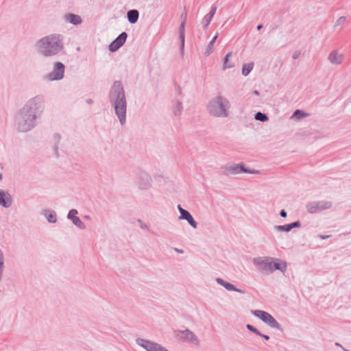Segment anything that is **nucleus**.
<instances>
[{
	"instance_id": "obj_1",
	"label": "nucleus",
	"mask_w": 351,
	"mask_h": 351,
	"mask_svg": "<svg viewBox=\"0 0 351 351\" xmlns=\"http://www.w3.org/2000/svg\"><path fill=\"white\" fill-rule=\"evenodd\" d=\"M60 40L57 36H49L42 38L38 43V48L45 56L57 53L62 49Z\"/></svg>"
},
{
	"instance_id": "obj_2",
	"label": "nucleus",
	"mask_w": 351,
	"mask_h": 351,
	"mask_svg": "<svg viewBox=\"0 0 351 351\" xmlns=\"http://www.w3.org/2000/svg\"><path fill=\"white\" fill-rule=\"evenodd\" d=\"M254 263L258 270L266 273L272 272L275 269L283 271L287 267V265L285 262H274L273 258L269 257L254 258Z\"/></svg>"
},
{
	"instance_id": "obj_3",
	"label": "nucleus",
	"mask_w": 351,
	"mask_h": 351,
	"mask_svg": "<svg viewBox=\"0 0 351 351\" xmlns=\"http://www.w3.org/2000/svg\"><path fill=\"white\" fill-rule=\"evenodd\" d=\"M112 91L117 93L115 102V111L121 124L125 121L126 104L123 88L120 82H116L112 87Z\"/></svg>"
},
{
	"instance_id": "obj_4",
	"label": "nucleus",
	"mask_w": 351,
	"mask_h": 351,
	"mask_svg": "<svg viewBox=\"0 0 351 351\" xmlns=\"http://www.w3.org/2000/svg\"><path fill=\"white\" fill-rule=\"evenodd\" d=\"M229 108V101L221 96L215 97L210 103V110L217 117H227Z\"/></svg>"
},
{
	"instance_id": "obj_5",
	"label": "nucleus",
	"mask_w": 351,
	"mask_h": 351,
	"mask_svg": "<svg viewBox=\"0 0 351 351\" xmlns=\"http://www.w3.org/2000/svg\"><path fill=\"white\" fill-rule=\"evenodd\" d=\"M252 313L255 316L260 318L263 322L269 324L270 326H271L273 328H278L279 327L278 323L277 322H276L274 318L268 313L263 311H260V310L252 311Z\"/></svg>"
},
{
	"instance_id": "obj_6",
	"label": "nucleus",
	"mask_w": 351,
	"mask_h": 351,
	"mask_svg": "<svg viewBox=\"0 0 351 351\" xmlns=\"http://www.w3.org/2000/svg\"><path fill=\"white\" fill-rule=\"evenodd\" d=\"M137 343L147 351H168L160 345L145 339H138Z\"/></svg>"
},
{
	"instance_id": "obj_7",
	"label": "nucleus",
	"mask_w": 351,
	"mask_h": 351,
	"mask_svg": "<svg viewBox=\"0 0 351 351\" xmlns=\"http://www.w3.org/2000/svg\"><path fill=\"white\" fill-rule=\"evenodd\" d=\"M64 66L60 62H57L55 64L54 71L48 76L50 80H60L64 77Z\"/></svg>"
},
{
	"instance_id": "obj_8",
	"label": "nucleus",
	"mask_w": 351,
	"mask_h": 351,
	"mask_svg": "<svg viewBox=\"0 0 351 351\" xmlns=\"http://www.w3.org/2000/svg\"><path fill=\"white\" fill-rule=\"evenodd\" d=\"M127 38V34L123 32L109 46V49L111 51H117L120 47H121Z\"/></svg>"
},
{
	"instance_id": "obj_9",
	"label": "nucleus",
	"mask_w": 351,
	"mask_h": 351,
	"mask_svg": "<svg viewBox=\"0 0 351 351\" xmlns=\"http://www.w3.org/2000/svg\"><path fill=\"white\" fill-rule=\"evenodd\" d=\"M178 208L180 213V219H186L189 223L194 228L197 227V223L193 219L191 215L186 210L183 209L180 205Z\"/></svg>"
},
{
	"instance_id": "obj_10",
	"label": "nucleus",
	"mask_w": 351,
	"mask_h": 351,
	"mask_svg": "<svg viewBox=\"0 0 351 351\" xmlns=\"http://www.w3.org/2000/svg\"><path fill=\"white\" fill-rule=\"evenodd\" d=\"M328 60L333 64H340L343 62L344 56L343 53L335 51L329 54Z\"/></svg>"
},
{
	"instance_id": "obj_11",
	"label": "nucleus",
	"mask_w": 351,
	"mask_h": 351,
	"mask_svg": "<svg viewBox=\"0 0 351 351\" xmlns=\"http://www.w3.org/2000/svg\"><path fill=\"white\" fill-rule=\"evenodd\" d=\"M12 204L10 195L5 191H0V205L4 207H8Z\"/></svg>"
},
{
	"instance_id": "obj_12",
	"label": "nucleus",
	"mask_w": 351,
	"mask_h": 351,
	"mask_svg": "<svg viewBox=\"0 0 351 351\" xmlns=\"http://www.w3.org/2000/svg\"><path fill=\"white\" fill-rule=\"evenodd\" d=\"M77 213V211L76 210H71L68 214V217L71 219H72L73 223L76 225L78 227H82L83 223L81 221V220L76 217V214Z\"/></svg>"
},
{
	"instance_id": "obj_13",
	"label": "nucleus",
	"mask_w": 351,
	"mask_h": 351,
	"mask_svg": "<svg viewBox=\"0 0 351 351\" xmlns=\"http://www.w3.org/2000/svg\"><path fill=\"white\" fill-rule=\"evenodd\" d=\"M138 18V12L136 10H130L128 12V19L131 23H134L137 21Z\"/></svg>"
},
{
	"instance_id": "obj_14",
	"label": "nucleus",
	"mask_w": 351,
	"mask_h": 351,
	"mask_svg": "<svg viewBox=\"0 0 351 351\" xmlns=\"http://www.w3.org/2000/svg\"><path fill=\"white\" fill-rule=\"evenodd\" d=\"M217 281L219 284L223 285L228 291H236L241 292L240 290L237 289L233 285H232L229 282H227L221 278H217Z\"/></svg>"
},
{
	"instance_id": "obj_15",
	"label": "nucleus",
	"mask_w": 351,
	"mask_h": 351,
	"mask_svg": "<svg viewBox=\"0 0 351 351\" xmlns=\"http://www.w3.org/2000/svg\"><path fill=\"white\" fill-rule=\"evenodd\" d=\"M66 19L71 23L78 25L82 22L81 18L75 14H70L66 16Z\"/></svg>"
},
{
	"instance_id": "obj_16",
	"label": "nucleus",
	"mask_w": 351,
	"mask_h": 351,
	"mask_svg": "<svg viewBox=\"0 0 351 351\" xmlns=\"http://www.w3.org/2000/svg\"><path fill=\"white\" fill-rule=\"evenodd\" d=\"M215 12H216V8L215 7H213L211 8V10L210 11L209 14H208L207 15H206L204 16V22L205 23V25L206 26H208L209 25V23H210L213 16L215 14Z\"/></svg>"
},
{
	"instance_id": "obj_17",
	"label": "nucleus",
	"mask_w": 351,
	"mask_h": 351,
	"mask_svg": "<svg viewBox=\"0 0 351 351\" xmlns=\"http://www.w3.org/2000/svg\"><path fill=\"white\" fill-rule=\"evenodd\" d=\"M231 56H232L231 52H229L226 54V56L225 57V60H224V62L223 64V69H230V68H232L234 66V64L231 61L229 60V58L231 57Z\"/></svg>"
},
{
	"instance_id": "obj_18",
	"label": "nucleus",
	"mask_w": 351,
	"mask_h": 351,
	"mask_svg": "<svg viewBox=\"0 0 351 351\" xmlns=\"http://www.w3.org/2000/svg\"><path fill=\"white\" fill-rule=\"evenodd\" d=\"M253 66H254L253 62H250L249 64H245L242 68L243 75H247L250 73V72L252 70Z\"/></svg>"
},
{
	"instance_id": "obj_19",
	"label": "nucleus",
	"mask_w": 351,
	"mask_h": 351,
	"mask_svg": "<svg viewBox=\"0 0 351 351\" xmlns=\"http://www.w3.org/2000/svg\"><path fill=\"white\" fill-rule=\"evenodd\" d=\"M185 21L184 19V21L182 22L180 27V38L181 40L182 45H184V26H185Z\"/></svg>"
},
{
	"instance_id": "obj_20",
	"label": "nucleus",
	"mask_w": 351,
	"mask_h": 351,
	"mask_svg": "<svg viewBox=\"0 0 351 351\" xmlns=\"http://www.w3.org/2000/svg\"><path fill=\"white\" fill-rule=\"evenodd\" d=\"M255 119L261 121H266L268 120L267 117L261 112H257L255 115Z\"/></svg>"
},
{
	"instance_id": "obj_21",
	"label": "nucleus",
	"mask_w": 351,
	"mask_h": 351,
	"mask_svg": "<svg viewBox=\"0 0 351 351\" xmlns=\"http://www.w3.org/2000/svg\"><path fill=\"white\" fill-rule=\"evenodd\" d=\"M277 229L280 231L289 232L291 230V227L290 224H287L284 226H279L277 227Z\"/></svg>"
},
{
	"instance_id": "obj_22",
	"label": "nucleus",
	"mask_w": 351,
	"mask_h": 351,
	"mask_svg": "<svg viewBox=\"0 0 351 351\" xmlns=\"http://www.w3.org/2000/svg\"><path fill=\"white\" fill-rule=\"evenodd\" d=\"M346 21V16H340L339 19H337V21H335V25L336 26H339V25H343Z\"/></svg>"
},
{
	"instance_id": "obj_23",
	"label": "nucleus",
	"mask_w": 351,
	"mask_h": 351,
	"mask_svg": "<svg viewBox=\"0 0 351 351\" xmlns=\"http://www.w3.org/2000/svg\"><path fill=\"white\" fill-rule=\"evenodd\" d=\"M304 116H306V114L300 110H297L293 114V117L298 118V119L301 118L302 117H304Z\"/></svg>"
},
{
	"instance_id": "obj_24",
	"label": "nucleus",
	"mask_w": 351,
	"mask_h": 351,
	"mask_svg": "<svg viewBox=\"0 0 351 351\" xmlns=\"http://www.w3.org/2000/svg\"><path fill=\"white\" fill-rule=\"evenodd\" d=\"M242 171L247 172V171L244 169L242 167L238 166V167H236V169H235V172L236 173H240V172H242ZM248 173H254L255 172L254 171H248Z\"/></svg>"
},
{
	"instance_id": "obj_25",
	"label": "nucleus",
	"mask_w": 351,
	"mask_h": 351,
	"mask_svg": "<svg viewBox=\"0 0 351 351\" xmlns=\"http://www.w3.org/2000/svg\"><path fill=\"white\" fill-rule=\"evenodd\" d=\"M47 218L48 219V221L49 222H55L56 221V217L55 216L53 215V214H49L47 216Z\"/></svg>"
},
{
	"instance_id": "obj_26",
	"label": "nucleus",
	"mask_w": 351,
	"mask_h": 351,
	"mask_svg": "<svg viewBox=\"0 0 351 351\" xmlns=\"http://www.w3.org/2000/svg\"><path fill=\"white\" fill-rule=\"evenodd\" d=\"M185 336L187 339H192L193 337V335L189 330L185 331Z\"/></svg>"
},
{
	"instance_id": "obj_27",
	"label": "nucleus",
	"mask_w": 351,
	"mask_h": 351,
	"mask_svg": "<svg viewBox=\"0 0 351 351\" xmlns=\"http://www.w3.org/2000/svg\"><path fill=\"white\" fill-rule=\"evenodd\" d=\"M247 328L250 330H251V331H252V332H256V333H257V334L258 333V330H257L256 328H254L252 326H251V325H250V324L247 325Z\"/></svg>"
},
{
	"instance_id": "obj_28",
	"label": "nucleus",
	"mask_w": 351,
	"mask_h": 351,
	"mask_svg": "<svg viewBox=\"0 0 351 351\" xmlns=\"http://www.w3.org/2000/svg\"><path fill=\"white\" fill-rule=\"evenodd\" d=\"M217 38V34H216L214 38L212 39V40L209 43V47L211 49L213 46L214 43L215 42L216 39Z\"/></svg>"
},
{
	"instance_id": "obj_29",
	"label": "nucleus",
	"mask_w": 351,
	"mask_h": 351,
	"mask_svg": "<svg viewBox=\"0 0 351 351\" xmlns=\"http://www.w3.org/2000/svg\"><path fill=\"white\" fill-rule=\"evenodd\" d=\"M290 226H291V229H292L293 228L299 227L300 226V223L299 221H296V222H293V223H291Z\"/></svg>"
},
{
	"instance_id": "obj_30",
	"label": "nucleus",
	"mask_w": 351,
	"mask_h": 351,
	"mask_svg": "<svg viewBox=\"0 0 351 351\" xmlns=\"http://www.w3.org/2000/svg\"><path fill=\"white\" fill-rule=\"evenodd\" d=\"M330 206V203H326L325 204V206H322V208H328Z\"/></svg>"
},
{
	"instance_id": "obj_31",
	"label": "nucleus",
	"mask_w": 351,
	"mask_h": 351,
	"mask_svg": "<svg viewBox=\"0 0 351 351\" xmlns=\"http://www.w3.org/2000/svg\"><path fill=\"white\" fill-rule=\"evenodd\" d=\"M280 215L282 217H287V213L283 210L280 212Z\"/></svg>"
},
{
	"instance_id": "obj_32",
	"label": "nucleus",
	"mask_w": 351,
	"mask_h": 351,
	"mask_svg": "<svg viewBox=\"0 0 351 351\" xmlns=\"http://www.w3.org/2000/svg\"><path fill=\"white\" fill-rule=\"evenodd\" d=\"M263 338L265 339L266 340H268L269 339V336L267 335H263Z\"/></svg>"
},
{
	"instance_id": "obj_33",
	"label": "nucleus",
	"mask_w": 351,
	"mask_h": 351,
	"mask_svg": "<svg viewBox=\"0 0 351 351\" xmlns=\"http://www.w3.org/2000/svg\"><path fill=\"white\" fill-rule=\"evenodd\" d=\"M261 28H262V25H258V27H257L258 30H260Z\"/></svg>"
},
{
	"instance_id": "obj_34",
	"label": "nucleus",
	"mask_w": 351,
	"mask_h": 351,
	"mask_svg": "<svg viewBox=\"0 0 351 351\" xmlns=\"http://www.w3.org/2000/svg\"><path fill=\"white\" fill-rule=\"evenodd\" d=\"M254 93L255 95H258V91H257V90H255V91L254 92Z\"/></svg>"
},
{
	"instance_id": "obj_35",
	"label": "nucleus",
	"mask_w": 351,
	"mask_h": 351,
	"mask_svg": "<svg viewBox=\"0 0 351 351\" xmlns=\"http://www.w3.org/2000/svg\"><path fill=\"white\" fill-rule=\"evenodd\" d=\"M177 252H180V253H182L183 252L182 250H176Z\"/></svg>"
},
{
	"instance_id": "obj_36",
	"label": "nucleus",
	"mask_w": 351,
	"mask_h": 351,
	"mask_svg": "<svg viewBox=\"0 0 351 351\" xmlns=\"http://www.w3.org/2000/svg\"><path fill=\"white\" fill-rule=\"evenodd\" d=\"M2 178V175L0 174V180Z\"/></svg>"
}]
</instances>
